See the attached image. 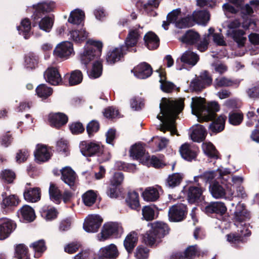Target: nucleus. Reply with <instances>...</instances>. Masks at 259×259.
<instances>
[{"mask_svg":"<svg viewBox=\"0 0 259 259\" xmlns=\"http://www.w3.org/2000/svg\"><path fill=\"white\" fill-rule=\"evenodd\" d=\"M188 214L187 205L183 203H177L169 208L168 217L170 222H179L184 221Z\"/></svg>","mask_w":259,"mask_h":259,"instance_id":"7","label":"nucleus"},{"mask_svg":"<svg viewBox=\"0 0 259 259\" xmlns=\"http://www.w3.org/2000/svg\"><path fill=\"white\" fill-rule=\"evenodd\" d=\"M103 219L100 215H90L85 219L83 227L87 232H97L100 228Z\"/></svg>","mask_w":259,"mask_h":259,"instance_id":"17","label":"nucleus"},{"mask_svg":"<svg viewBox=\"0 0 259 259\" xmlns=\"http://www.w3.org/2000/svg\"><path fill=\"white\" fill-rule=\"evenodd\" d=\"M243 119V114L242 112H231L229 114L228 120L230 124L233 125H238L241 124Z\"/></svg>","mask_w":259,"mask_h":259,"instance_id":"58","label":"nucleus"},{"mask_svg":"<svg viewBox=\"0 0 259 259\" xmlns=\"http://www.w3.org/2000/svg\"><path fill=\"white\" fill-rule=\"evenodd\" d=\"M84 13L79 9H75L70 13L68 22L76 25V28L69 31L71 39L75 44H80L88 38L89 33L83 28Z\"/></svg>","mask_w":259,"mask_h":259,"instance_id":"3","label":"nucleus"},{"mask_svg":"<svg viewBox=\"0 0 259 259\" xmlns=\"http://www.w3.org/2000/svg\"><path fill=\"white\" fill-rule=\"evenodd\" d=\"M194 20L192 15H187L181 18L176 22V27L180 29L192 27L194 25Z\"/></svg>","mask_w":259,"mask_h":259,"instance_id":"52","label":"nucleus"},{"mask_svg":"<svg viewBox=\"0 0 259 259\" xmlns=\"http://www.w3.org/2000/svg\"><path fill=\"white\" fill-rule=\"evenodd\" d=\"M209 191L212 196L217 199L224 197L226 194L225 188L218 182L210 185Z\"/></svg>","mask_w":259,"mask_h":259,"instance_id":"42","label":"nucleus"},{"mask_svg":"<svg viewBox=\"0 0 259 259\" xmlns=\"http://www.w3.org/2000/svg\"><path fill=\"white\" fill-rule=\"evenodd\" d=\"M250 212L246 209L244 204H238L234 212V220L236 222L242 223L250 219Z\"/></svg>","mask_w":259,"mask_h":259,"instance_id":"28","label":"nucleus"},{"mask_svg":"<svg viewBox=\"0 0 259 259\" xmlns=\"http://www.w3.org/2000/svg\"><path fill=\"white\" fill-rule=\"evenodd\" d=\"M54 24V20L49 16H45L42 18L38 23L40 29L47 32H49L52 28Z\"/></svg>","mask_w":259,"mask_h":259,"instance_id":"56","label":"nucleus"},{"mask_svg":"<svg viewBox=\"0 0 259 259\" xmlns=\"http://www.w3.org/2000/svg\"><path fill=\"white\" fill-rule=\"evenodd\" d=\"M73 52V44L68 41H64L58 45L54 53L58 57L65 58L69 56Z\"/></svg>","mask_w":259,"mask_h":259,"instance_id":"23","label":"nucleus"},{"mask_svg":"<svg viewBox=\"0 0 259 259\" xmlns=\"http://www.w3.org/2000/svg\"><path fill=\"white\" fill-rule=\"evenodd\" d=\"M29 247L33 249L34 252V257L37 258L40 257L47 249L46 241L44 239H40L31 243Z\"/></svg>","mask_w":259,"mask_h":259,"instance_id":"37","label":"nucleus"},{"mask_svg":"<svg viewBox=\"0 0 259 259\" xmlns=\"http://www.w3.org/2000/svg\"><path fill=\"white\" fill-rule=\"evenodd\" d=\"M197 186H190L187 194V200L190 204L198 203L204 200L203 189L200 183Z\"/></svg>","mask_w":259,"mask_h":259,"instance_id":"15","label":"nucleus"},{"mask_svg":"<svg viewBox=\"0 0 259 259\" xmlns=\"http://www.w3.org/2000/svg\"><path fill=\"white\" fill-rule=\"evenodd\" d=\"M191 15L194 24L197 23L205 26L210 20L209 12L206 10L195 11Z\"/></svg>","mask_w":259,"mask_h":259,"instance_id":"30","label":"nucleus"},{"mask_svg":"<svg viewBox=\"0 0 259 259\" xmlns=\"http://www.w3.org/2000/svg\"><path fill=\"white\" fill-rule=\"evenodd\" d=\"M53 89L48 87L46 84H41L37 87L35 92L37 95L42 99H46L53 93Z\"/></svg>","mask_w":259,"mask_h":259,"instance_id":"50","label":"nucleus"},{"mask_svg":"<svg viewBox=\"0 0 259 259\" xmlns=\"http://www.w3.org/2000/svg\"><path fill=\"white\" fill-rule=\"evenodd\" d=\"M226 237L227 241L235 247H237L240 243H244L247 242L244 236L236 233L227 234Z\"/></svg>","mask_w":259,"mask_h":259,"instance_id":"49","label":"nucleus"},{"mask_svg":"<svg viewBox=\"0 0 259 259\" xmlns=\"http://www.w3.org/2000/svg\"><path fill=\"white\" fill-rule=\"evenodd\" d=\"M41 216L47 220H52L57 218L58 212L55 208H49L48 206L42 207L39 210Z\"/></svg>","mask_w":259,"mask_h":259,"instance_id":"53","label":"nucleus"},{"mask_svg":"<svg viewBox=\"0 0 259 259\" xmlns=\"http://www.w3.org/2000/svg\"><path fill=\"white\" fill-rule=\"evenodd\" d=\"M146 150L141 143H136L130 150V155L134 159L139 160L144 165H148L150 156L148 154L145 156Z\"/></svg>","mask_w":259,"mask_h":259,"instance_id":"13","label":"nucleus"},{"mask_svg":"<svg viewBox=\"0 0 259 259\" xmlns=\"http://www.w3.org/2000/svg\"><path fill=\"white\" fill-rule=\"evenodd\" d=\"M180 153L182 157L188 161H192L196 159L197 153L190 144L185 143L180 148Z\"/></svg>","mask_w":259,"mask_h":259,"instance_id":"29","label":"nucleus"},{"mask_svg":"<svg viewBox=\"0 0 259 259\" xmlns=\"http://www.w3.org/2000/svg\"><path fill=\"white\" fill-rule=\"evenodd\" d=\"M138 242V235L135 231H132L126 235L123 241V246L128 254L133 253Z\"/></svg>","mask_w":259,"mask_h":259,"instance_id":"27","label":"nucleus"},{"mask_svg":"<svg viewBox=\"0 0 259 259\" xmlns=\"http://www.w3.org/2000/svg\"><path fill=\"white\" fill-rule=\"evenodd\" d=\"M103 65L101 61L96 60L93 65L90 77L92 78L99 77L102 74Z\"/></svg>","mask_w":259,"mask_h":259,"instance_id":"57","label":"nucleus"},{"mask_svg":"<svg viewBox=\"0 0 259 259\" xmlns=\"http://www.w3.org/2000/svg\"><path fill=\"white\" fill-rule=\"evenodd\" d=\"M52 155L47 146L40 144L36 145L34 151L35 161L38 164L48 161Z\"/></svg>","mask_w":259,"mask_h":259,"instance_id":"19","label":"nucleus"},{"mask_svg":"<svg viewBox=\"0 0 259 259\" xmlns=\"http://www.w3.org/2000/svg\"><path fill=\"white\" fill-rule=\"evenodd\" d=\"M142 196L144 200L154 202L159 199V193L157 188L150 187L145 189L142 193Z\"/></svg>","mask_w":259,"mask_h":259,"instance_id":"40","label":"nucleus"},{"mask_svg":"<svg viewBox=\"0 0 259 259\" xmlns=\"http://www.w3.org/2000/svg\"><path fill=\"white\" fill-rule=\"evenodd\" d=\"M206 135L207 131L204 126L199 125L193 130L190 137L193 141L199 143L205 140Z\"/></svg>","mask_w":259,"mask_h":259,"instance_id":"39","label":"nucleus"},{"mask_svg":"<svg viewBox=\"0 0 259 259\" xmlns=\"http://www.w3.org/2000/svg\"><path fill=\"white\" fill-rule=\"evenodd\" d=\"M15 257L17 259H30L27 246L24 244H19L15 248Z\"/></svg>","mask_w":259,"mask_h":259,"instance_id":"47","label":"nucleus"},{"mask_svg":"<svg viewBox=\"0 0 259 259\" xmlns=\"http://www.w3.org/2000/svg\"><path fill=\"white\" fill-rule=\"evenodd\" d=\"M100 125L98 121L92 120L87 124L86 129L89 138L93 137L100 130Z\"/></svg>","mask_w":259,"mask_h":259,"instance_id":"59","label":"nucleus"},{"mask_svg":"<svg viewBox=\"0 0 259 259\" xmlns=\"http://www.w3.org/2000/svg\"><path fill=\"white\" fill-rule=\"evenodd\" d=\"M141 34L142 32L137 28L129 30L124 45L128 51L130 48L136 46L141 37Z\"/></svg>","mask_w":259,"mask_h":259,"instance_id":"25","label":"nucleus"},{"mask_svg":"<svg viewBox=\"0 0 259 259\" xmlns=\"http://www.w3.org/2000/svg\"><path fill=\"white\" fill-rule=\"evenodd\" d=\"M215 174L213 171H206L202 174L194 177L196 183H199V179L205 183L211 182L215 178Z\"/></svg>","mask_w":259,"mask_h":259,"instance_id":"54","label":"nucleus"},{"mask_svg":"<svg viewBox=\"0 0 259 259\" xmlns=\"http://www.w3.org/2000/svg\"><path fill=\"white\" fill-rule=\"evenodd\" d=\"M23 196L27 201L37 202L40 198V189L37 187L26 188Z\"/></svg>","mask_w":259,"mask_h":259,"instance_id":"36","label":"nucleus"},{"mask_svg":"<svg viewBox=\"0 0 259 259\" xmlns=\"http://www.w3.org/2000/svg\"><path fill=\"white\" fill-rule=\"evenodd\" d=\"M81 154L85 157L99 155L102 150V145L96 141H82L79 143Z\"/></svg>","mask_w":259,"mask_h":259,"instance_id":"8","label":"nucleus"},{"mask_svg":"<svg viewBox=\"0 0 259 259\" xmlns=\"http://www.w3.org/2000/svg\"><path fill=\"white\" fill-rule=\"evenodd\" d=\"M169 231L170 228L167 224L155 222L152 224L151 229L144 235V241L150 247L157 246L162 242V239L169 233Z\"/></svg>","mask_w":259,"mask_h":259,"instance_id":"4","label":"nucleus"},{"mask_svg":"<svg viewBox=\"0 0 259 259\" xmlns=\"http://www.w3.org/2000/svg\"><path fill=\"white\" fill-rule=\"evenodd\" d=\"M192 101L191 104V107L192 108V112H193L194 110L199 111L200 109H202V111L198 117L199 120H200V118L201 117L203 112L206 109V107L207 106V104L204 105L205 99L201 97H195L192 98Z\"/></svg>","mask_w":259,"mask_h":259,"instance_id":"44","label":"nucleus"},{"mask_svg":"<svg viewBox=\"0 0 259 259\" xmlns=\"http://www.w3.org/2000/svg\"><path fill=\"white\" fill-rule=\"evenodd\" d=\"M46 81L52 85L66 84L64 78H62L58 69L55 67H48L44 73Z\"/></svg>","mask_w":259,"mask_h":259,"instance_id":"12","label":"nucleus"},{"mask_svg":"<svg viewBox=\"0 0 259 259\" xmlns=\"http://www.w3.org/2000/svg\"><path fill=\"white\" fill-rule=\"evenodd\" d=\"M17 28L19 34L22 35L25 39H28L30 37L31 22L28 18H24L22 20L20 25L17 26Z\"/></svg>","mask_w":259,"mask_h":259,"instance_id":"43","label":"nucleus"},{"mask_svg":"<svg viewBox=\"0 0 259 259\" xmlns=\"http://www.w3.org/2000/svg\"><path fill=\"white\" fill-rule=\"evenodd\" d=\"M2 196L3 199L1 205L3 209L6 208L13 209L17 206L20 202L19 197L16 195L7 196V193L4 192L2 193Z\"/></svg>","mask_w":259,"mask_h":259,"instance_id":"26","label":"nucleus"},{"mask_svg":"<svg viewBox=\"0 0 259 259\" xmlns=\"http://www.w3.org/2000/svg\"><path fill=\"white\" fill-rule=\"evenodd\" d=\"M87 46L83 53L80 54V61L87 68V64L91 61L98 59L102 54L103 44L100 41L89 40L87 42Z\"/></svg>","mask_w":259,"mask_h":259,"instance_id":"5","label":"nucleus"},{"mask_svg":"<svg viewBox=\"0 0 259 259\" xmlns=\"http://www.w3.org/2000/svg\"><path fill=\"white\" fill-rule=\"evenodd\" d=\"M103 113L105 117L110 119H112L116 117H120V114L118 110L116 109L113 106H110L106 108Z\"/></svg>","mask_w":259,"mask_h":259,"instance_id":"63","label":"nucleus"},{"mask_svg":"<svg viewBox=\"0 0 259 259\" xmlns=\"http://www.w3.org/2000/svg\"><path fill=\"white\" fill-rule=\"evenodd\" d=\"M144 40L145 46L149 50H155L159 46V38L153 32H147L144 37Z\"/></svg>","mask_w":259,"mask_h":259,"instance_id":"31","label":"nucleus"},{"mask_svg":"<svg viewBox=\"0 0 259 259\" xmlns=\"http://www.w3.org/2000/svg\"><path fill=\"white\" fill-rule=\"evenodd\" d=\"M69 128L71 133L73 135H79L83 133L84 127L80 121L73 122L69 124Z\"/></svg>","mask_w":259,"mask_h":259,"instance_id":"62","label":"nucleus"},{"mask_svg":"<svg viewBox=\"0 0 259 259\" xmlns=\"http://www.w3.org/2000/svg\"><path fill=\"white\" fill-rule=\"evenodd\" d=\"M119 255L116 245L110 244L101 247L97 253L94 254L93 259H116Z\"/></svg>","mask_w":259,"mask_h":259,"instance_id":"10","label":"nucleus"},{"mask_svg":"<svg viewBox=\"0 0 259 259\" xmlns=\"http://www.w3.org/2000/svg\"><path fill=\"white\" fill-rule=\"evenodd\" d=\"M83 79V74L79 70H75L70 73H66L64 76V82L66 85L73 86L80 84Z\"/></svg>","mask_w":259,"mask_h":259,"instance_id":"24","label":"nucleus"},{"mask_svg":"<svg viewBox=\"0 0 259 259\" xmlns=\"http://www.w3.org/2000/svg\"><path fill=\"white\" fill-rule=\"evenodd\" d=\"M124 179V175L121 172H116L110 180L107 187L106 194L111 198H117L119 195V186Z\"/></svg>","mask_w":259,"mask_h":259,"instance_id":"9","label":"nucleus"},{"mask_svg":"<svg viewBox=\"0 0 259 259\" xmlns=\"http://www.w3.org/2000/svg\"><path fill=\"white\" fill-rule=\"evenodd\" d=\"M200 35L193 29H189L179 38V40L184 44L193 45L196 44L200 39Z\"/></svg>","mask_w":259,"mask_h":259,"instance_id":"33","label":"nucleus"},{"mask_svg":"<svg viewBox=\"0 0 259 259\" xmlns=\"http://www.w3.org/2000/svg\"><path fill=\"white\" fill-rule=\"evenodd\" d=\"M18 216L19 218L28 222L33 221L35 218L34 209L28 205H23L17 211Z\"/></svg>","mask_w":259,"mask_h":259,"instance_id":"34","label":"nucleus"},{"mask_svg":"<svg viewBox=\"0 0 259 259\" xmlns=\"http://www.w3.org/2000/svg\"><path fill=\"white\" fill-rule=\"evenodd\" d=\"M132 72L137 78L146 79L152 75L153 69L150 64L144 62L134 67Z\"/></svg>","mask_w":259,"mask_h":259,"instance_id":"21","label":"nucleus"},{"mask_svg":"<svg viewBox=\"0 0 259 259\" xmlns=\"http://www.w3.org/2000/svg\"><path fill=\"white\" fill-rule=\"evenodd\" d=\"M0 178L5 182L10 184L13 183L16 178V175L13 171L10 169H5L2 171Z\"/></svg>","mask_w":259,"mask_h":259,"instance_id":"60","label":"nucleus"},{"mask_svg":"<svg viewBox=\"0 0 259 259\" xmlns=\"http://www.w3.org/2000/svg\"><path fill=\"white\" fill-rule=\"evenodd\" d=\"M61 179L67 184L71 189L74 190L75 184L77 177L75 172L69 166H66L60 170Z\"/></svg>","mask_w":259,"mask_h":259,"instance_id":"20","label":"nucleus"},{"mask_svg":"<svg viewBox=\"0 0 259 259\" xmlns=\"http://www.w3.org/2000/svg\"><path fill=\"white\" fill-rule=\"evenodd\" d=\"M184 98H179L173 100L169 98H162L159 105L161 113L165 115V122L164 126L168 131H170L171 135L177 134L176 120L179 114L183 110L185 106Z\"/></svg>","mask_w":259,"mask_h":259,"instance_id":"1","label":"nucleus"},{"mask_svg":"<svg viewBox=\"0 0 259 259\" xmlns=\"http://www.w3.org/2000/svg\"><path fill=\"white\" fill-rule=\"evenodd\" d=\"M122 227L117 223L110 222L105 224L101 232V238L103 240L109 238H117L120 236L119 232Z\"/></svg>","mask_w":259,"mask_h":259,"instance_id":"11","label":"nucleus"},{"mask_svg":"<svg viewBox=\"0 0 259 259\" xmlns=\"http://www.w3.org/2000/svg\"><path fill=\"white\" fill-rule=\"evenodd\" d=\"M245 34L244 31L241 29L232 30L229 33L230 36L237 44L239 48L244 46L246 40V38L243 36Z\"/></svg>","mask_w":259,"mask_h":259,"instance_id":"41","label":"nucleus"},{"mask_svg":"<svg viewBox=\"0 0 259 259\" xmlns=\"http://www.w3.org/2000/svg\"><path fill=\"white\" fill-rule=\"evenodd\" d=\"M199 121H211L209 125L210 131L215 134L222 132L225 129L227 116L224 114L217 116V113L220 110V105L217 102L212 101L208 103Z\"/></svg>","mask_w":259,"mask_h":259,"instance_id":"2","label":"nucleus"},{"mask_svg":"<svg viewBox=\"0 0 259 259\" xmlns=\"http://www.w3.org/2000/svg\"><path fill=\"white\" fill-rule=\"evenodd\" d=\"M55 7L56 3L54 1H43L33 5L28 8L27 11V13H33L32 17L34 21H36L44 15L52 12Z\"/></svg>","mask_w":259,"mask_h":259,"instance_id":"6","label":"nucleus"},{"mask_svg":"<svg viewBox=\"0 0 259 259\" xmlns=\"http://www.w3.org/2000/svg\"><path fill=\"white\" fill-rule=\"evenodd\" d=\"M202 148L204 153L208 157L215 159L219 158V152L211 143H203L202 144Z\"/></svg>","mask_w":259,"mask_h":259,"instance_id":"48","label":"nucleus"},{"mask_svg":"<svg viewBox=\"0 0 259 259\" xmlns=\"http://www.w3.org/2000/svg\"><path fill=\"white\" fill-rule=\"evenodd\" d=\"M184 178V175L180 172L169 175L165 180V187L171 189L177 187L181 184Z\"/></svg>","mask_w":259,"mask_h":259,"instance_id":"35","label":"nucleus"},{"mask_svg":"<svg viewBox=\"0 0 259 259\" xmlns=\"http://www.w3.org/2000/svg\"><path fill=\"white\" fill-rule=\"evenodd\" d=\"M50 199L56 204H60L62 198V193L58 187L53 183H51L49 190Z\"/></svg>","mask_w":259,"mask_h":259,"instance_id":"46","label":"nucleus"},{"mask_svg":"<svg viewBox=\"0 0 259 259\" xmlns=\"http://www.w3.org/2000/svg\"><path fill=\"white\" fill-rule=\"evenodd\" d=\"M227 210V208L224 202L221 201L211 202L208 203L204 207V211L207 215L214 214L216 216L222 217Z\"/></svg>","mask_w":259,"mask_h":259,"instance_id":"18","label":"nucleus"},{"mask_svg":"<svg viewBox=\"0 0 259 259\" xmlns=\"http://www.w3.org/2000/svg\"><path fill=\"white\" fill-rule=\"evenodd\" d=\"M247 96L252 100L259 99V81L253 83L250 87L246 90Z\"/></svg>","mask_w":259,"mask_h":259,"instance_id":"55","label":"nucleus"},{"mask_svg":"<svg viewBox=\"0 0 259 259\" xmlns=\"http://www.w3.org/2000/svg\"><path fill=\"white\" fill-rule=\"evenodd\" d=\"M16 224L7 218L0 219V240L8 238L16 228Z\"/></svg>","mask_w":259,"mask_h":259,"instance_id":"16","label":"nucleus"},{"mask_svg":"<svg viewBox=\"0 0 259 259\" xmlns=\"http://www.w3.org/2000/svg\"><path fill=\"white\" fill-rule=\"evenodd\" d=\"M48 120L51 126L59 128L67 123L68 117L63 113L58 112L50 114Z\"/></svg>","mask_w":259,"mask_h":259,"instance_id":"22","label":"nucleus"},{"mask_svg":"<svg viewBox=\"0 0 259 259\" xmlns=\"http://www.w3.org/2000/svg\"><path fill=\"white\" fill-rule=\"evenodd\" d=\"M126 205L132 209L140 211L141 206L139 202V196L138 192L135 191H128L125 198Z\"/></svg>","mask_w":259,"mask_h":259,"instance_id":"32","label":"nucleus"},{"mask_svg":"<svg viewBox=\"0 0 259 259\" xmlns=\"http://www.w3.org/2000/svg\"><path fill=\"white\" fill-rule=\"evenodd\" d=\"M127 51L128 50L126 49V46H124V45L110 49L106 55V62L108 64H114L124 57Z\"/></svg>","mask_w":259,"mask_h":259,"instance_id":"14","label":"nucleus"},{"mask_svg":"<svg viewBox=\"0 0 259 259\" xmlns=\"http://www.w3.org/2000/svg\"><path fill=\"white\" fill-rule=\"evenodd\" d=\"M39 57L33 53H29L24 57L25 67L30 70L36 69L38 66Z\"/></svg>","mask_w":259,"mask_h":259,"instance_id":"38","label":"nucleus"},{"mask_svg":"<svg viewBox=\"0 0 259 259\" xmlns=\"http://www.w3.org/2000/svg\"><path fill=\"white\" fill-rule=\"evenodd\" d=\"M190 90L192 92H201L203 89L206 87L203 83L198 78H195L190 82Z\"/></svg>","mask_w":259,"mask_h":259,"instance_id":"64","label":"nucleus"},{"mask_svg":"<svg viewBox=\"0 0 259 259\" xmlns=\"http://www.w3.org/2000/svg\"><path fill=\"white\" fill-rule=\"evenodd\" d=\"M199 59V56L196 53L191 51H186L181 57V62L194 66Z\"/></svg>","mask_w":259,"mask_h":259,"instance_id":"45","label":"nucleus"},{"mask_svg":"<svg viewBox=\"0 0 259 259\" xmlns=\"http://www.w3.org/2000/svg\"><path fill=\"white\" fill-rule=\"evenodd\" d=\"M149 249L143 245L138 246L136 250L135 256L137 259H147L149 257Z\"/></svg>","mask_w":259,"mask_h":259,"instance_id":"61","label":"nucleus"},{"mask_svg":"<svg viewBox=\"0 0 259 259\" xmlns=\"http://www.w3.org/2000/svg\"><path fill=\"white\" fill-rule=\"evenodd\" d=\"M97 197V194L94 191L90 190L82 194V200L85 206H91L96 202Z\"/></svg>","mask_w":259,"mask_h":259,"instance_id":"51","label":"nucleus"}]
</instances>
